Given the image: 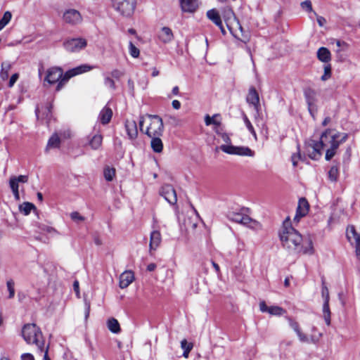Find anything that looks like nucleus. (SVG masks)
<instances>
[{"mask_svg": "<svg viewBox=\"0 0 360 360\" xmlns=\"http://www.w3.org/2000/svg\"><path fill=\"white\" fill-rule=\"evenodd\" d=\"M27 181L28 176L27 175L12 176L9 179V185H13V183H14L15 186H19L20 183H27Z\"/></svg>", "mask_w": 360, "mask_h": 360, "instance_id": "nucleus-36", "label": "nucleus"}, {"mask_svg": "<svg viewBox=\"0 0 360 360\" xmlns=\"http://www.w3.org/2000/svg\"><path fill=\"white\" fill-rule=\"evenodd\" d=\"M292 165L294 167L297 166L298 160L301 159V155L298 152L297 154H293L291 157Z\"/></svg>", "mask_w": 360, "mask_h": 360, "instance_id": "nucleus-53", "label": "nucleus"}, {"mask_svg": "<svg viewBox=\"0 0 360 360\" xmlns=\"http://www.w3.org/2000/svg\"><path fill=\"white\" fill-rule=\"evenodd\" d=\"M160 194L171 205H175L177 201L176 191L172 185L165 184L162 186Z\"/></svg>", "mask_w": 360, "mask_h": 360, "instance_id": "nucleus-12", "label": "nucleus"}, {"mask_svg": "<svg viewBox=\"0 0 360 360\" xmlns=\"http://www.w3.org/2000/svg\"><path fill=\"white\" fill-rule=\"evenodd\" d=\"M259 309L262 312H267L271 315L281 316L285 313V310L278 306L268 307L264 301L259 303Z\"/></svg>", "mask_w": 360, "mask_h": 360, "instance_id": "nucleus-16", "label": "nucleus"}, {"mask_svg": "<svg viewBox=\"0 0 360 360\" xmlns=\"http://www.w3.org/2000/svg\"><path fill=\"white\" fill-rule=\"evenodd\" d=\"M193 344L192 343H188L186 339L181 340V347L184 350L183 356L185 358H188L189 352L193 349Z\"/></svg>", "mask_w": 360, "mask_h": 360, "instance_id": "nucleus-38", "label": "nucleus"}, {"mask_svg": "<svg viewBox=\"0 0 360 360\" xmlns=\"http://www.w3.org/2000/svg\"><path fill=\"white\" fill-rule=\"evenodd\" d=\"M323 315L326 323L329 326L330 324V310L329 307V302H323Z\"/></svg>", "mask_w": 360, "mask_h": 360, "instance_id": "nucleus-37", "label": "nucleus"}, {"mask_svg": "<svg viewBox=\"0 0 360 360\" xmlns=\"http://www.w3.org/2000/svg\"><path fill=\"white\" fill-rule=\"evenodd\" d=\"M22 336L27 344H34L38 352H41L45 345L42 333L34 323H27L22 329Z\"/></svg>", "mask_w": 360, "mask_h": 360, "instance_id": "nucleus-3", "label": "nucleus"}, {"mask_svg": "<svg viewBox=\"0 0 360 360\" xmlns=\"http://www.w3.org/2000/svg\"><path fill=\"white\" fill-rule=\"evenodd\" d=\"M104 84L105 86H108L111 89H115V84L112 79L109 77L105 78Z\"/></svg>", "mask_w": 360, "mask_h": 360, "instance_id": "nucleus-51", "label": "nucleus"}, {"mask_svg": "<svg viewBox=\"0 0 360 360\" xmlns=\"http://www.w3.org/2000/svg\"><path fill=\"white\" fill-rule=\"evenodd\" d=\"M220 117L219 114H214L212 117H210L209 115H206L205 117V123L207 126H210L213 124L215 126L214 128V131L217 134H219L218 127L221 125V121L217 120V117Z\"/></svg>", "mask_w": 360, "mask_h": 360, "instance_id": "nucleus-26", "label": "nucleus"}, {"mask_svg": "<svg viewBox=\"0 0 360 360\" xmlns=\"http://www.w3.org/2000/svg\"><path fill=\"white\" fill-rule=\"evenodd\" d=\"M134 280V274L131 271H125L120 276V287L127 288Z\"/></svg>", "mask_w": 360, "mask_h": 360, "instance_id": "nucleus-20", "label": "nucleus"}, {"mask_svg": "<svg viewBox=\"0 0 360 360\" xmlns=\"http://www.w3.org/2000/svg\"><path fill=\"white\" fill-rule=\"evenodd\" d=\"M207 18L212 21L217 27L221 30V33L224 35L226 34V31L224 27H223L222 22L221 20V17L219 13L215 9L209 10L207 12Z\"/></svg>", "mask_w": 360, "mask_h": 360, "instance_id": "nucleus-18", "label": "nucleus"}, {"mask_svg": "<svg viewBox=\"0 0 360 360\" xmlns=\"http://www.w3.org/2000/svg\"><path fill=\"white\" fill-rule=\"evenodd\" d=\"M112 8L124 18L131 17L136 8V0H111Z\"/></svg>", "mask_w": 360, "mask_h": 360, "instance_id": "nucleus-4", "label": "nucleus"}, {"mask_svg": "<svg viewBox=\"0 0 360 360\" xmlns=\"http://www.w3.org/2000/svg\"><path fill=\"white\" fill-rule=\"evenodd\" d=\"M317 58L323 63H328L331 60V54L327 48L321 47L317 51Z\"/></svg>", "mask_w": 360, "mask_h": 360, "instance_id": "nucleus-28", "label": "nucleus"}, {"mask_svg": "<svg viewBox=\"0 0 360 360\" xmlns=\"http://www.w3.org/2000/svg\"><path fill=\"white\" fill-rule=\"evenodd\" d=\"M18 77H19V75L18 73L13 74L10 78L8 86L12 87L14 85V84L16 82V81L18 80Z\"/></svg>", "mask_w": 360, "mask_h": 360, "instance_id": "nucleus-52", "label": "nucleus"}, {"mask_svg": "<svg viewBox=\"0 0 360 360\" xmlns=\"http://www.w3.org/2000/svg\"><path fill=\"white\" fill-rule=\"evenodd\" d=\"M94 67L91 66L87 64L81 65L78 67H76L72 70L67 71L63 78L60 80V83L56 86V90L60 91L63 85L72 77L75 75L86 72L94 69Z\"/></svg>", "mask_w": 360, "mask_h": 360, "instance_id": "nucleus-6", "label": "nucleus"}, {"mask_svg": "<svg viewBox=\"0 0 360 360\" xmlns=\"http://www.w3.org/2000/svg\"><path fill=\"white\" fill-rule=\"evenodd\" d=\"M347 237L349 240H351L352 238L354 239L356 256L359 261L360 262V234L358 233L356 231L355 228L353 226H352L347 228Z\"/></svg>", "mask_w": 360, "mask_h": 360, "instance_id": "nucleus-14", "label": "nucleus"}, {"mask_svg": "<svg viewBox=\"0 0 360 360\" xmlns=\"http://www.w3.org/2000/svg\"><path fill=\"white\" fill-rule=\"evenodd\" d=\"M103 142V136L101 134H97L94 135L89 141V145L92 150H98L101 148Z\"/></svg>", "mask_w": 360, "mask_h": 360, "instance_id": "nucleus-29", "label": "nucleus"}, {"mask_svg": "<svg viewBox=\"0 0 360 360\" xmlns=\"http://www.w3.org/2000/svg\"><path fill=\"white\" fill-rule=\"evenodd\" d=\"M112 77L119 79L124 74L122 72L120 71L119 70H114L111 72Z\"/></svg>", "mask_w": 360, "mask_h": 360, "instance_id": "nucleus-55", "label": "nucleus"}, {"mask_svg": "<svg viewBox=\"0 0 360 360\" xmlns=\"http://www.w3.org/2000/svg\"><path fill=\"white\" fill-rule=\"evenodd\" d=\"M227 217L230 220L242 224L243 225L247 224V221H250L249 216L242 214L240 212H229Z\"/></svg>", "mask_w": 360, "mask_h": 360, "instance_id": "nucleus-22", "label": "nucleus"}, {"mask_svg": "<svg viewBox=\"0 0 360 360\" xmlns=\"http://www.w3.org/2000/svg\"><path fill=\"white\" fill-rule=\"evenodd\" d=\"M243 119L248 131L253 135L255 139H257V134L254 129V127L252 123L250 122V120L244 112H243Z\"/></svg>", "mask_w": 360, "mask_h": 360, "instance_id": "nucleus-40", "label": "nucleus"}, {"mask_svg": "<svg viewBox=\"0 0 360 360\" xmlns=\"http://www.w3.org/2000/svg\"><path fill=\"white\" fill-rule=\"evenodd\" d=\"M108 329L113 333H118L120 332V326L118 321L114 318L108 319Z\"/></svg>", "mask_w": 360, "mask_h": 360, "instance_id": "nucleus-33", "label": "nucleus"}, {"mask_svg": "<svg viewBox=\"0 0 360 360\" xmlns=\"http://www.w3.org/2000/svg\"><path fill=\"white\" fill-rule=\"evenodd\" d=\"M221 135V137L222 139V140L226 143H231V139L229 138V135L226 133H220L219 134Z\"/></svg>", "mask_w": 360, "mask_h": 360, "instance_id": "nucleus-58", "label": "nucleus"}, {"mask_svg": "<svg viewBox=\"0 0 360 360\" xmlns=\"http://www.w3.org/2000/svg\"><path fill=\"white\" fill-rule=\"evenodd\" d=\"M116 174V170L114 167L106 166L103 170V176L107 181H111L113 180Z\"/></svg>", "mask_w": 360, "mask_h": 360, "instance_id": "nucleus-35", "label": "nucleus"}, {"mask_svg": "<svg viewBox=\"0 0 360 360\" xmlns=\"http://www.w3.org/2000/svg\"><path fill=\"white\" fill-rule=\"evenodd\" d=\"M6 286H7V289H8V290L9 292L8 298L9 299L13 298L14 295H15V288H14L15 283H14V281L13 279H10V280L7 281Z\"/></svg>", "mask_w": 360, "mask_h": 360, "instance_id": "nucleus-42", "label": "nucleus"}, {"mask_svg": "<svg viewBox=\"0 0 360 360\" xmlns=\"http://www.w3.org/2000/svg\"><path fill=\"white\" fill-rule=\"evenodd\" d=\"M70 218L75 222L79 223L84 221L85 218L82 216L78 212H73L70 214Z\"/></svg>", "mask_w": 360, "mask_h": 360, "instance_id": "nucleus-47", "label": "nucleus"}, {"mask_svg": "<svg viewBox=\"0 0 360 360\" xmlns=\"http://www.w3.org/2000/svg\"><path fill=\"white\" fill-rule=\"evenodd\" d=\"M288 323H289L290 326L296 333V334L297 335L300 340L301 342H309V339L308 338V337L305 334H304L301 331L298 323L296 322L295 321L292 320L291 318H288Z\"/></svg>", "mask_w": 360, "mask_h": 360, "instance_id": "nucleus-21", "label": "nucleus"}, {"mask_svg": "<svg viewBox=\"0 0 360 360\" xmlns=\"http://www.w3.org/2000/svg\"><path fill=\"white\" fill-rule=\"evenodd\" d=\"M220 149L227 154L230 155H238L242 156H250L254 155V153L248 147L244 146H234L233 145L224 144L220 146Z\"/></svg>", "mask_w": 360, "mask_h": 360, "instance_id": "nucleus-8", "label": "nucleus"}, {"mask_svg": "<svg viewBox=\"0 0 360 360\" xmlns=\"http://www.w3.org/2000/svg\"><path fill=\"white\" fill-rule=\"evenodd\" d=\"M316 20L320 27H323L326 23V20L322 16L317 15Z\"/></svg>", "mask_w": 360, "mask_h": 360, "instance_id": "nucleus-57", "label": "nucleus"}, {"mask_svg": "<svg viewBox=\"0 0 360 360\" xmlns=\"http://www.w3.org/2000/svg\"><path fill=\"white\" fill-rule=\"evenodd\" d=\"M212 264L213 267L214 268V269L216 270V271L217 273H219V271H220L219 266L213 261L212 262Z\"/></svg>", "mask_w": 360, "mask_h": 360, "instance_id": "nucleus-63", "label": "nucleus"}, {"mask_svg": "<svg viewBox=\"0 0 360 360\" xmlns=\"http://www.w3.org/2000/svg\"><path fill=\"white\" fill-rule=\"evenodd\" d=\"M86 45V40L81 37L68 39L63 42L65 49L69 52H78L84 49Z\"/></svg>", "mask_w": 360, "mask_h": 360, "instance_id": "nucleus-9", "label": "nucleus"}, {"mask_svg": "<svg viewBox=\"0 0 360 360\" xmlns=\"http://www.w3.org/2000/svg\"><path fill=\"white\" fill-rule=\"evenodd\" d=\"M49 348V345L46 346L45 345H44L42 351L41 352L37 351V353L39 354H41L44 353V360H51L50 358L49 357V354H48Z\"/></svg>", "mask_w": 360, "mask_h": 360, "instance_id": "nucleus-50", "label": "nucleus"}, {"mask_svg": "<svg viewBox=\"0 0 360 360\" xmlns=\"http://www.w3.org/2000/svg\"><path fill=\"white\" fill-rule=\"evenodd\" d=\"M11 67L12 65L9 62H3L1 63L0 77L3 80H6L8 78L9 71L11 70Z\"/></svg>", "mask_w": 360, "mask_h": 360, "instance_id": "nucleus-34", "label": "nucleus"}, {"mask_svg": "<svg viewBox=\"0 0 360 360\" xmlns=\"http://www.w3.org/2000/svg\"><path fill=\"white\" fill-rule=\"evenodd\" d=\"M321 295H322V297L323 298L324 302H329V300H330L329 290H328V287L326 285V283H325V281L323 279L322 280Z\"/></svg>", "mask_w": 360, "mask_h": 360, "instance_id": "nucleus-43", "label": "nucleus"}, {"mask_svg": "<svg viewBox=\"0 0 360 360\" xmlns=\"http://www.w3.org/2000/svg\"><path fill=\"white\" fill-rule=\"evenodd\" d=\"M63 77L64 75L62 68L58 67H52L47 70L46 76L44 79V81L51 84L58 82V84Z\"/></svg>", "mask_w": 360, "mask_h": 360, "instance_id": "nucleus-11", "label": "nucleus"}, {"mask_svg": "<svg viewBox=\"0 0 360 360\" xmlns=\"http://www.w3.org/2000/svg\"><path fill=\"white\" fill-rule=\"evenodd\" d=\"M60 145V139L58 135L55 133L53 134L48 141L46 147L45 148V152L48 153V151L53 148H58Z\"/></svg>", "mask_w": 360, "mask_h": 360, "instance_id": "nucleus-27", "label": "nucleus"}, {"mask_svg": "<svg viewBox=\"0 0 360 360\" xmlns=\"http://www.w3.org/2000/svg\"><path fill=\"white\" fill-rule=\"evenodd\" d=\"M309 210V205L306 198H302L299 200L296 214L294 221L298 222L300 219L307 215Z\"/></svg>", "mask_w": 360, "mask_h": 360, "instance_id": "nucleus-13", "label": "nucleus"}, {"mask_svg": "<svg viewBox=\"0 0 360 360\" xmlns=\"http://www.w3.org/2000/svg\"><path fill=\"white\" fill-rule=\"evenodd\" d=\"M172 107L176 109L179 110L181 108V103L177 100H174L172 103Z\"/></svg>", "mask_w": 360, "mask_h": 360, "instance_id": "nucleus-60", "label": "nucleus"}, {"mask_svg": "<svg viewBox=\"0 0 360 360\" xmlns=\"http://www.w3.org/2000/svg\"><path fill=\"white\" fill-rule=\"evenodd\" d=\"M73 288L75 292L77 294V297H79V282L77 281H75L73 283Z\"/></svg>", "mask_w": 360, "mask_h": 360, "instance_id": "nucleus-59", "label": "nucleus"}, {"mask_svg": "<svg viewBox=\"0 0 360 360\" xmlns=\"http://www.w3.org/2000/svg\"><path fill=\"white\" fill-rule=\"evenodd\" d=\"M301 6L303 9L311 12L312 11V6L311 2L309 0H306L301 3Z\"/></svg>", "mask_w": 360, "mask_h": 360, "instance_id": "nucleus-49", "label": "nucleus"}, {"mask_svg": "<svg viewBox=\"0 0 360 360\" xmlns=\"http://www.w3.org/2000/svg\"><path fill=\"white\" fill-rule=\"evenodd\" d=\"M21 360H34V358L30 353H24L21 355Z\"/></svg>", "mask_w": 360, "mask_h": 360, "instance_id": "nucleus-56", "label": "nucleus"}, {"mask_svg": "<svg viewBox=\"0 0 360 360\" xmlns=\"http://www.w3.org/2000/svg\"><path fill=\"white\" fill-rule=\"evenodd\" d=\"M245 226H248V227L253 229H261V224L257 221L255 219H252L250 217V221H247V224H245Z\"/></svg>", "mask_w": 360, "mask_h": 360, "instance_id": "nucleus-46", "label": "nucleus"}, {"mask_svg": "<svg viewBox=\"0 0 360 360\" xmlns=\"http://www.w3.org/2000/svg\"><path fill=\"white\" fill-rule=\"evenodd\" d=\"M147 124L148 126L145 133L149 137L162 136L164 126L161 117L158 115H149L147 118Z\"/></svg>", "mask_w": 360, "mask_h": 360, "instance_id": "nucleus-5", "label": "nucleus"}, {"mask_svg": "<svg viewBox=\"0 0 360 360\" xmlns=\"http://www.w3.org/2000/svg\"><path fill=\"white\" fill-rule=\"evenodd\" d=\"M331 76V66L328 64L324 66V74L321 76V80L326 81Z\"/></svg>", "mask_w": 360, "mask_h": 360, "instance_id": "nucleus-45", "label": "nucleus"}, {"mask_svg": "<svg viewBox=\"0 0 360 360\" xmlns=\"http://www.w3.org/2000/svg\"><path fill=\"white\" fill-rule=\"evenodd\" d=\"M12 18L11 13L10 11H6L0 20V31L4 28V27L10 22Z\"/></svg>", "mask_w": 360, "mask_h": 360, "instance_id": "nucleus-39", "label": "nucleus"}, {"mask_svg": "<svg viewBox=\"0 0 360 360\" xmlns=\"http://www.w3.org/2000/svg\"><path fill=\"white\" fill-rule=\"evenodd\" d=\"M19 211L24 215H28L32 210L35 211L37 210L35 205L30 202H24L19 205Z\"/></svg>", "mask_w": 360, "mask_h": 360, "instance_id": "nucleus-32", "label": "nucleus"}, {"mask_svg": "<svg viewBox=\"0 0 360 360\" xmlns=\"http://www.w3.org/2000/svg\"><path fill=\"white\" fill-rule=\"evenodd\" d=\"M328 177L332 181H337L338 177V168L337 166H333L330 167L328 172Z\"/></svg>", "mask_w": 360, "mask_h": 360, "instance_id": "nucleus-41", "label": "nucleus"}, {"mask_svg": "<svg viewBox=\"0 0 360 360\" xmlns=\"http://www.w3.org/2000/svg\"><path fill=\"white\" fill-rule=\"evenodd\" d=\"M246 101L250 105H252L257 111V115L255 116V120L256 123L259 122V97L256 89L251 86L248 90V94L246 96Z\"/></svg>", "mask_w": 360, "mask_h": 360, "instance_id": "nucleus-10", "label": "nucleus"}, {"mask_svg": "<svg viewBox=\"0 0 360 360\" xmlns=\"http://www.w3.org/2000/svg\"><path fill=\"white\" fill-rule=\"evenodd\" d=\"M157 266L155 263H150L147 266V270L148 271H153L156 269Z\"/></svg>", "mask_w": 360, "mask_h": 360, "instance_id": "nucleus-61", "label": "nucleus"}, {"mask_svg": "<svg viewBox=\"0 0 360 360\" xmlns=\"http://www.w3.org/2000/svg\"><path fill=\"white\" fill-rule=\"evenodd\" d=\"M330 120H330V117H326L323 120V122H322V125H323V126H326V125H327V124L330 122Z\"/></svg>", "mask_w": 360, "mask_h": 360, "instance_id": "nucleus-62", "label": "nucleus"}, {"mask_svg": "<svg viewBox=\"0 0 360 360\" xmlns=\"http://www.w3.org/2000/svg\"><path fill=\"white\" fill-rule=\"evenodd\" d=\"M63 20L70 26H77L82 22L83 18L80 12L75 8L66 9L63 14Z\"/></svg>", "mask_w": 360, "mask_h": 360, "instance_id": "nucleus-7", "label": "nucleus"}, {"mask_svg": "<svg viewBox=\"0 0 360 360\" xmlns=\"http://www.w3.org/2000/svg\"><path fill=\"white\" fill-rule=\"evenodd\" d=\"M158 39L163 44H169L174 39V34L169 27H162L158 32Z\"/></svg>", "mask_w": 360, "mask_h": 360, "instance_id": "nucleus-17", "label": "nucleus"}, {"mask_svg": "<svg viewBox=\"0 0 360 360\" xmlns=\"http://www.w3.org/2000/svg\"><path fill=\"white\" fill-rule=\"evenodd\" d=\"M181 6L185 12H194L198 7L197 0H180Z\"/></svg>", "mask_w": 360, "mask_h": 360, "instance_id": "nucleus-25", "label": "nucleus"}, {"mask_svg": "<svg viewBox=\"0 0 360 360\" xmlns=\"http://www.w3.org/2000/svg\"><path fill=\"white\" fill-rule=\"evenodd\" d=\"M9 186L13 192V194L14 195L15 200L19 201L20 200L19 186H15L14 183H13V185H9Z\"/></svg>", "mask_w": 360, "mask_h": 360, "instance_id": "nucleus-48", "label": "nucleus"}, {"mask_svg": "<svg viewBox=\"0 0 360 360\" xmlns=\"http://www.w3.org/2000/svg\"><path fill=\"white\" fill-rule=\"evenodd\" d=\"M162 241L161 233L158 230H154L150 233L149 248L150 252L155 251L160 246Z\"/></svg>", "mask_w": 360, "mask_h": 360, "instance_id": "nucleus-19", "label": "nucleus"}, {"mask_svg": "<svg viewBox=\"0 0 360 360\" xmlns=\"http://www.w3.org/2000/svg\"><path fill=\"white\" fill-rule=\"evenodd\" d=\"M112 117V110L108 106H105L100 112L98 119L103 124H108Z\"/></svg>", "mask_w": 360, "mask_h": 360, "instance_id": "nucleus-24", "label": "nucleus"}, {"mask_svg": "<svg viewBox=\"0 0 360 360\" xmlns=\"http://www.w3.org/2000/svg\"><path fill=\"white\" fill-rule=\"evenodd\" d=\"M160 136L150 137L152 139L150 141L151 148L155 153H161L163 149V143Z\"/></svg>", "mask_w": 360, "mask_h": 360, "instance_id": "nucleus-31", "label": "nucleus"}, {"mask_svg": "<svg viewBox=\"0 0 360 360\" xmlns=\"http://www.w3.org/2000/svg\"><path fill=\"white\" fill-rule=\"evenodd\" d=\"M224 18L228 28L230 30H231V24H232L233 22H236L238 25L239 24L238 21L237 20L234 15V13L231 8H228L224 11Z\"/></svg>", "mask_w": 360, "mask_h": 360, "instance_id": "nucleus-30", "label": "nucleus"}, {"mask_svg": "<svg viewBox=\"0 0 360 360\" xmlns=\"http://www.w3.org/2000/svg\"><path fill=\"white\" fill-rule=\"evenodd\" d=\"M304 95L308 105L309 110L311 115H313L312 111L313 110H316V91L311 89L307 88L304 89Z\"/></svg>", "mask_w": 360, "mask_h": 360, "instance_id": "nucleus-15", "label": "nucleus"}, {"mask_svg": "<svg viewBox=\"0 0 360 360\" xmlns=\"http://www.w3.org/2000/svg\"><path fill=\"white\" fill-rule=\"evenodd\" d=\"M158 75H159V71H158V70L156 68H153V71H152V74H151V75H152L153 77H156V76H158Z\"/></svg>", "mask_w": 360, "mask_h": 360, "instance_id": "nucleus-64", "label": "nucleus"}, {"mask_svg": "<svg viewBox=\"0 0 360 360\" xmlns=\"http://www.w3.org/2000/svg\"><path fill=\"white\" fill-rule=\"evenodd\" d=\"M129 51L133 58H138L139 56V49L135 46V45L131 41H130L129 44Z\"/></svg>", "mask_w": 360, "mask_h": 360, "instance_id": "nucleus-44", "label": "nucleus"}, {"mask_svg": "<svg viewBox=\"0 0 360 360\" xmlns=\"http://www.w3.org/2000/svg\"><path fill=\"white\" fill-rule=\"evenodd\" d=\"M347 137V134L328 129L321 134L319 142L310 139L305 143L306 153L311 159L316 160L321 156V150L326 148V160H330L336 154L339 146L346 141Z\"/></svg>", "mask_w": 360, "mask_h": 360, "instance_id": "nucleus-1", "label": "nucleus"}, {"mask_svg": "<svg viewBox=\"0 0 360 360\" xmlns=\"http://www.w3.org/2000/svg\"><path fill=\"white\" fill-rule=\"evenodd\" d=\"M43 231L50 234H58V232L54 228L51 226H45L44 228H43Z\"/></svg>", "mask_w": 360, "mask_h": 360, "instance_id": "nucleus-54", "label": "nucleus"}, {"mask_svg": "<svg viewBox=\"0 0 360 360\" xmlns=\"http://www.w3.org/2000/svg\"><path fill=\"white\" fill-rule=\"evenodd\" d=\"M279 237L283 246L294 253L312 255L314 248L310 238H303L302 235L291 225L289 218L283 224L279 231Z\"/></svg>", "mask_w": 360, "mask_h": 360, "instance_id": "nucleus-2", "label": "nucleus"}, {"mask_svg": "<svg viewBox=\"0 0 360 360\" xmlns=\"http://www.w3.org/2000/svg\"><path fill=\"white\" fill-rule=\"evenodd\" d=\"M125 128L130 139H135L137 137L138 129L136 122L134 120H127L125 122Z\"/></svg>", "mask_w": 360, "mask_h": 360, "instance_id": "nucleus-23", "label": "nucleus"}]
</instances>
